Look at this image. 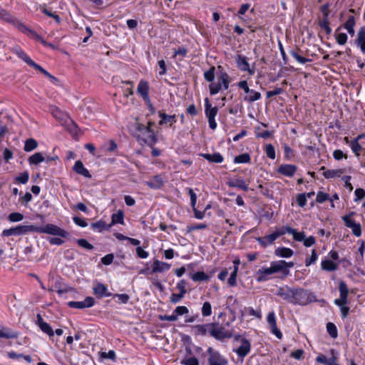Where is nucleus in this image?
<instances>
[{"label": "nucleus", "mask_w": 365, "mask_h": 365, "mask_svg": "<svg viewBox=\"0 0 365 365\" xmlns=\"http://www.w3.org/2000/svg\"><path fill=\"white\" fill-rule=\"evenodd\" d=\"M210 336L218 341L230 339L233 336L232 331L227 329L223 324L219 322H211Z\"/></svg>", "instance_id": "obj_1"}, {"label": "nucleus", "mask_w": 365, "mask_h": 365, "mask_svg": "<svg viewBox=\"0 0 365 365\" xmlns=\"http://www.w3.org/2000/svg\"><path fill=\"white\" fill-rule=\"evenodd\" d=\"M230 82L231 78L226 72L218 73L217 83H212L209 85L210 95L214 96L218 93L222 88L225 90L228 89Z\"/></svg>", "instance_id": "obj_2"}, {"label": "nucleus", "mask_w": 365, "mask_h": 365, "mask_svg": "<svg viewBox=\"0 0 365 365\" xmlns=\"http://www.w3.org/2000/svg\"><path fill=\"white\" fill-rule=\"evenodd\" d=\"M315 297L307 289L302 288L294 289L293 304L307 305L315 300Z\"/></svg>", "instance_id": "obj_3"}, {"label": "nucleus", "mask_w": 365, "mask_h": 365, "mask_svg": "<svg viewBox=\"0 0 365 365\" xmlns=\"http://www.w3.org/2000/svg\"><path fill=\"white\" fill-rule=\"evenodd\" d=\"M34 232L46 233L61 237H67L68 232L53 224H47L43 227L34 225Z\"/></svg>", "instance_id": "obj_4"}, {"label": "nucleus", "mask_w": 365, "mask_h": 365, "mask_svg": "<svg viewBox=\"0 0 365 365\" xmlns=\"http://www.w3.org/2000/svg\"><path fill=\"white\" fill-rule=\"evenodd\" d=\"M136 129L142 135V140L145 144L152 146L157 142L155 132L150 126H146L143 123H138Z\"/></svg>", "instance_id": "obj_5"}, {"label": "nucleus", "mask_w": 365, "mask_h": 365, "mask_svg": "<svg viewBox=\"0 0 365 365\" xmlns=\"http://www.w3.org/2000/svg\"><path fill=\"white\" fill-rule=\"evenodd\" d=\"M28 232H34V225H19L9 229H6L2 232L1 235L4 237L19 236L26 235Z\"/></svg>", "instance_id": "obj_6"}, {"label": "nucleus", "mask_w": 365, "mask_h": 365, "mask_svg": "<svg viewBox=\"0 0 365 365\" xmlns=\"http://www.w3.org/2000/svg\"><path fill=\"white\" fill-rule=\"evenodd\" d=\"M14 52L17 55L19 58H20L22 61H24L31 67L35 68L36 70H38L44 76L48 74V71L46 70H45L40 65L36 63L21 48H15L14 49Z\"/></svg>", "instance_id": "obj_7"}, {"label": "nucleus", "mask_w": 365, "mask_h": 365, "mask_svg": "<svg viewBox=\"0 0 365 365\" xmlns=\"http://www.w3.org/2000/svg\"><path fill=\"white\" fill-rule=\"evenodd\" d=\"M270 264L272 267L274 274L281 272L284 277L289 274V268L294 265V262H287L284 260L273 261Z\"/></svg>", "instance_id": "obj_8"}, {"label": "nucleus", "mask_w": 365, "mask_h": 365, "mask_svg": "<svg viewBox=\"0 0 365 365\" xmlns=\"http://www.w3.org/2000/svg\"><path fill=\"white\" fill-rule=\"evenodd\" d=\"M354 212H349V215L342 217V220L347 227L351 229L354 235L356 237H360L361 235V225L359 223H356L354 220L351 219V216L354 215Z\"/></svg>", "instance_id": "obj_9"}, {"label": "nucleus", "mask_w": 365, "mask_h": 365, "mask_svg": "<svg viewBox=\"0 0 365 365\" xmlns=\"http://www.w3.org/2000/svg\"><path fill=\"white\" fill-rule=\"evenodd\" d=\"M339 290L340 297L334 300V304L340 308L348 304L349 289L346 284L344 281H341L339 284Z\"/></svg>", "instance_id": "obj_10"}, {"label": "nucleus", "mask_w": 365, "mask_h": 365, "mask_svg": "<svg viewBox=\"0 0 365 365\" xmlns=\"http://www.w3.org/2000/svg\"><path fill=\"white\" fill-rule=\"evenodd\" d=\"M294 287L288 286L280 287L276 292V295L281 297L283 300L289 303L293 304Z\"/></svg>", "instance_id": "obj_11"}, {"label": "nucleus", "mask_w": 365, "mask_h": 365, "mask_svg": "<svg viewBox=\"0 0 365 365\" xmlns=\"http://www.w3.org/2000/svg\"><path fill=\"white\" fill-rule=\"evenodd\" d=\"M95 304V299L92 297H86L83 301L76 302L71 301L68 303V306L73 309H85L90 308Z\"/></svg>", "instance_id": "obj_12"}, {"label": "nucleus", "mask_w": 365, "mask_h": 365, "mask_svg": "<svg viewBox=\"0 0 365 365\" xmlns=\"http://www.w3.org/2000/svg\"><path fill=\"white\" fill-rule=\"evenodd\" d=\"M235 63L237 68L242 71H247L250 75L255 74V70L250 68L247 58L241 54H238L235 57Z\"/></svg>", "instance_id": "obj_13"}, {"label": "nucleus", "mask_w": 365, "mask_h": 365, "mask_svg": "<svg viewBox=\"0 0 365 365\" xmlns=\"http://www.w3.org/2000/svg\"><path fill=\"white\" fill-rule=\"evenodd\" d=\"M14 25L16 29H18V30L27 35L29 37L34 38V40L36 38H40V35H38L34 30L29 28L19 20L15 21H14Z\"/></svg>", "instance_id": "obj_14"}, {"label": "nucleus", "mask_w": 365, "mask_h": 365, "mask_svg": "<svg viewBox=\"0 0 365 365\" xmlns=\"http://www.w3.org/2000/svg\"><path fill=\"white\" fill-rule=\"evenodd\" d=\"M297 170V167L292 164H282L277 169V172L278 173L289 178L293 177Z\"/></svg>", "instance_id": "obj_15"}, {"label": "nucleus", "mask_w": 365, "mask_h": 365, "mask_svg": "<svg viewBox=\"0 0 365 365\" xmlns=\"http://www.w3.org/2000/svg\"><path fill=\"white\" fill-rule=\"evenodd\" d=\"M251 350V344L250 341L245 338L241 339V345L234 351L241 358L245 357Z\"/></svg>", "instance_id": "obj_16"}, {"label": "nucleus", "mask_w": 365, "mask_h": 365, "mask_svg": "<svg viewBox=\"0 0 365 365\" xmlns=\"http://www.w3.org/2000/svg\"><path fill=\"white\" fill-rule=\"evenodd\" d=\"M36 324L38 326L40 329L43 333L48 334L50 338L54 336V331L52 327L43 319L40 314L36 315Z\"/></svg>", "instance_id": "obj_17"}, {"label": "nucleus", "mask_w": 365, "mask_h": 365, "mask_svg": "<svg viewBox=\"0 0 365 365\" xmlns=\"http://www.w3.org/2000/svg\"><path fill=\"white\" fill-rule=\"evenodd\" d=\"M164 178L162 175H156L153 176L150 180L145 181L144 184L153 190L160 189L164 185Z\"/></svg>", "instance_id": "obj_18"}, {"label": "nucleus", "mask_w": 365, "mask_h": 365, "mask_svg": "<svg viewBox=\"0 0 365 365\" xmlns=\"http://www.w3.org/2000/svg\"><path fill=\"white\" fill-rule=\"evenodd\" d=\"M267 320L268 324L270 326L272 332L279 339H281L282 338V334L280 330L277 327V322L275 318L274 313L269 312L267 315Z\"/></svg>", "instance_id": "obj_19"}, {"label": "nucleus", "mask_w": 365, "mask_h": 365, "mask_svg": "<svg viewBox=\"0 0 365 365\" xmlns=\"http://www.w3.org/2000/svg\"><path fill=\"white\" fill-rule=\"evenodd\" d=\"M137 92L145 101L150 103L149 86L147 81L141 80L139 82L137 88Z\"/></svg>", "instance_id": "obj_20"}, {"label": "nucleus", "mask_w": 365, "mask_h": 365, "mask_svg": "<svg viewBox=\"0 0 365 365\" xmlns=\"http://www.w3.org/2000/svg\"><path fill=\"white\" fill-rule=\"evenodd\" d=\"M93 294L99 299L104 297H110L112 293L108 292L107 286L104 284L98 282L93 288Z\"/></svg>", "instance_id": "obj_21"}, {"label": "nucleus", "mask_w": 365, "mask_h": 365, "mask_svg": "<svg viewBox=\"0 0 365 365\" xmlns=\"http://www.w3.org/2000/svg\"><path fill=\"white\" fill-rule=\"evenodd\" d=\"M274 274L272 266L269 267H262L258 269L257 274V281L258 282H264L269 279V276Z\"/></svg>", "instance_id": "obj_22"}, {"label": "nucleus", "mask_w": 365, "mask_h": 365, "mask_svg": "<svg viewBox=\"0 0 365 365\" xmlns=\"http://www.w3.org/2000/svg\"><path fill=\"white\" fill-rule=\"evenodd\" d=\"M277 238V235L274 232L273 233L264 237H259L256 238V240L262 247L264 248L268 245H272Z\"/></svg>", "instance_id": "obj_23"}, {"label": "nucleus", "mask_w": 365, "mask_h": 365, "mask_svg": "<svg viewBox=\"0 0 365 365\" xmlns=\"http://www.w3.org/2000/svg\"><path fill=\"white\" fill-rule=\"evenodd\" d=\"M171 264L167 262H161L158 259H155L153 264L151 273H161L168 271L170 269Z\"/></svg>", "instance_id": "obj_24"}, {"label": "nucleus", "mask_w": 365, "mask_h": 365, "mask_svg": "<svg viewBox=\"0 0 365 365\" xmlns=\"http://www.w3.org/2000/svg\"><path fill=\"white\" fill-rule=\"evenodd\" d=\"M355 44L360 48L361 52L365 54V27H361L358 34L357 38L355 39Z\"/></svg>", "instance_id": "obj_25"}, {"label": "nucleus", "mask_w": 365, "mask_h": 365, "mask_svg": "<svg viewBox=\"0 0 365 365\" xmlns=\"http://www.w3.org/2000/svg\"><path fill=\"white\" fill-rule=\"evenodd\" d=\"M192 330L195 335L206 336L210 335V323L197 324L192 327Z\"/></svg>", "instance_id": "obj_26"}, {"label": "nucleus", "mask_w": 365, "mask_h": 365, "mask_svg": "<svg viewBox=\"0 0 365 365\" xmlns=\"http://www.w3.org/2000/svg\"><path fill=\"white\" fill-rule=\"evenodd\" d=\"M205 115L207 119L210 118H215V116L217 114L218 109L216 106L212 107V105L210 103V101L207 98L205 99Z\"/></svg>", "instance_id": "obj_27"}, {"label": "nucleus", "mask_w": 365, "mask_h": 365, "mask_svg": "<svg viewBox=\"0 0 365 365\" xmlns=\"http://www.w3.org/2000/svg\"><path fill=\"white\" fill-rule=\"evenodd\" d=\"M73 170L87 178H91V175L90 174L89 171L84 167L83 163L81 160H77L73 168Z\"/></svg>", "instance_id": "obj_28"}, {"label": "nucleus", "mask_w": 365, "mask_h": 365, "mask_svg": "<svg viewBox=\"0 0 365 365\" xmlns=\"http://www.w3.org/2000/svg\"><path fill=\"white\" fill-rule=\"evenodd\" d=\"M200 155L210 163H221L224 160L223 156L220 153H202Z\"/></svg>", "instance_id": "obj_29"}, {"label": "nucleus", "mask_w": 365, "mask_h": 365, "mask_svg": "<svg viewBox=\"0 0 365 365\" xmlns=\"http://www.w3.org/2000/svg\"><path fill=\"white\" fill-rule=\"evenodd\" d=\"M158 115L160 118V120L159 121V124L163 125L168 123H170V125L175 123H176V115H168L165 113L160 110L158 111Z\"/></svg>", "instance_id": "obj_30"}, {"label": "nucleus", "mask_w": 365, "mask_h": 365, "mask_svg": "<svg viewBox=\"0 0 365 365\" xmlns=\"http://www.w3.org/2000/svg\"><path fill=\"white\" fill-rule=\"evenodd\" d=\"M227 185L230 187H237L239 189H242L245 192L249 190L248 186L245 183V181L242 178L230 180L227 182Z\"/></svg>", "instance_id": "obj_31"}, {"label": "nucleus", "mask_w": 365, "mask_h": 365, "mask_svg": "<svg viewBox=\"0 0 365 365\" xmlns=\"http://www.w3.org/2000/svg\"><path fill=\"white\" fill-rule=\"evenodd\" d=\"M227 363L228 361L220 354L208 357V365H227Z\"/></svg>", "instance_id": "obj_32"}, {"label": "nucleus", "mask_w": 365, "mask_h": 365, "mask_svg": "<svg viewBox=\"0 0 365 365\" xmlns=\"http://www.w3.org/2000/svg\"><path fill=\"white\" fill-rule=\"evenodd\" d=\"M293 250L288 247H277L274 250V255L279 257L289 258L293 255Z\"/></svg>", "instance_id": "obj_33"}, {"label": "nucleus", "mask_w": 365, "mask_h": 365, "mask_svg": "<svg viewBox=\"0 0 365 365\" xmlns=\"http://www.w3.org/2000/svg\"><path fill=\"white\" fill-rule=\"evenodd\" d=\"M115 224H124V212L120 210L112 215L111 222L108 225V227H111Z\"/></svg>", "instance_id": "obj_34"}, {"label": "nucleus", "mask_w": 365, "mask_h": 365, "mask_svg": "<svg viewBox=\"0 0 365 365\" xmlns=\"http://www.w3.org/2000/svg\"><path fill=\"white\" fill-rule=\"evenodd\" d=\"M261 98L262 95L259 92L252 89L249 93L244 96L243 100L247 103H252L259 100Z\"/></svg>", "instance_id": "obj_35"}, {"label": "nucleus", "mask_w": 365, "mask_h": 365, "mask_svg": "<svg viewBox=\"0 0 365 365\" xmlns=\"http://www.w3.org/2000/svg\"><path fill=\"white\" fill-rule=\"evenodd\" d=\"M323 270L333 272L338 269V264L332 262L330 259H324L321 264Z\"/></svg>", "instance_id": "obj_36"}, {"label": "nucleus", "mask_w": 365, "mask_h": 365, "mask_svg": "<svg viewBox=\"0 0 365 365\" xmlns=\"http://www.w3.org/2000/svg\"><path fill=\"white\" fill-rule=\"evenodd\" d=\"M91 228L93 230L98 231V232H101L105 230H110V227H108V225H107L104 220H100L96 222L91 223Z\"/></svg>", "instance_id": "obj_37"}, {"label": "nucleus", "mask_w": 365, "mask_h": 365, "mask_svg": "<svg viewBox=\"0 0 365 365\" xmlns=\"http://www.w3.org/2000/svg\"><path fill=\"white\" fill-rule=\"evenodd\" d=\"M316 361L325 365H339L336 363V357L335 356L327 359L324 355H319L316 358Z\"/></svg>", "instance_id": "obj_38"}, {"label": "nucleus", "mask_w": 365, "mask_h": 365, "mask_svg": "<svg viewBox=\"0 0 365 365\" xmlns=\"http://www.w3.org/2000/svg\"><path fill=\"white\" fill-rule=\"evenodd\" d=\"M28 161L31 165H38L39 163L45 161V158L41 153H36L29 158Z\"/></svg>", "instance_id": "obj_39"}, {"label": "nucleus", "mask_w": 365, "mask_h": 365, "mask_svg": "<svg viewBox=\"0 0 365 365\" xmlns=\"http://www.w3.org/2000/svg\"><path fill=\"white\" fill-rule=\"evenodd\" d=\"M38 147V142L34 138H29L25 141L24 150L31 152Z\"/></svg>", "instance_id": "obj_40"}, {"label": "nucleus", "mask_w": 365, "mask_h": 365, "mask_svg": "<svg viewBox=\"0 0 365 365\" xmlns=\"http://www.w3.org/2000/svg\"><path fill=\"white\" fill-rule=\"evenodd\" d=\"M194 282H203L209 279V276L204 272H197L191 276Z\"/></svg>", "instance_id": "obj_41"}, {"label": "nucleus", "mask_w": 365, "mask_h": 365, "mask_svg": "<svg viewBox=\"0 0 365 365\" xmlns=\"http://www.w3.org/2000/svg\"><path fill=\"white\" fill-rule=\"evenodd\" d=\"M251 160L250 155L249 153H242L241 155H239L236 156L234 158V163H248Z\"/></svg>", "instance_id": "obj_42"}, {"label": "nucleus", "mask_w": 365, "mask_h": 365, "mask_svg": "<svg viewBox=\"0 0 365 365\" xmlns=\"http://www.w3.org/2000/svg\"><path fill=\"white\" fill-rule=\"evenodd\" d=\"M327 330L331 338L336 339L338 336L337 329L334 323L328 322L327 324Z\"/></svg>", "instance_id": "obj_43"}, {"label": "nucleus", "mask_w": 365, "mask_h": 365, "mask_svg": "<svg viewBox=\"0 0 365 365\" xmlns=\"http://www.w3.org/2000/svg\"><path fill=\"white\" fill-rule=\"evenodd\" d=\"M215 67L214 66H212L207 71H206L204 73V78L205 79L210 82L211 83H213V81L215 79Z\"/></svg>", "instance_id": "obj_44"}, {"label": "nucleus", "mask_w": 365, "mask_h": 365, "mask_svg": "<svg viewBox=\"0 0 365 365\" xmlns=\"http://www.w3.org/2000/svg\"><path fill=\"white\" fill-rule=\"evenodd\" d=\"M343 170H327L323 173V175L325 178L329 179L333 178L336 176H339L340 174L343 173Z\"/></svg>", "instance_id": "obj_45"}, {"label": "nucleus", "mask_w": 365, "mask_h": 365, "mask_svg": "<svg viewBox=\"0 0 365 365\" xmlns=\"http://www.w3.org/2000/svg\"><path fill=\"white\" fill-rule=\"evenodd\" d=\"M237 272H238V267H237V265H235V266H234V269L232 272V273L227 280V282L230 287H234L237 284Z\"/></svg>", "instance_id": "obj_46"}, {"label": "nucleus", "mask_w": 365, "mask_h": 365, "mask_svg": "<svg viewBox=\"0 0 365 365\" xmlns=\"http://www.w3.org/2000/svg\"><path fill=\"white\" fill-rule=\"evenodd\" d=\"M294 232V229L289 226H283L275 231L277 237L285 235L286 233L292 234Z\"/></svg>", "instance_id": "obj_47"}, {"label": "nucleus", "mask_w": 365, "mask_h": 365, "mask_svg": "<svg viewBox=\"0 0 365 365\" xmlns=\"http://www.w3.org/2000/svg\"><path fill=\"white\" fill-rule=\"evenodd\" d=\"M29 179V173L28 171L21 173L19 176L15 178V181L21 184H26Z\"/></svg>", "instance_id": "obj_48"}, {"label": "nucleus", "mask_w": 365, "mask_h": 365, "mask_svg": "<svg viewBox=\"0 0 365 365\" xmlns=\"http://www.w3.org/2000/svg\"><path fill=\"white\" fill-rule=\"evenodd\" d=\"M340 29V27H339L336 31V42L339 45H344L347 41V35L345 33H339L336 34V32Z\"/></svg>", "instance_id": "obj_49"}, {"label": "nucleus", "mask_w": 365, "mask_h": 365, "mask_svg": "<svg viewBox=\"0 0 365 365\" xmlns=\"http://www.w3.org/2000/svg\"><path fill=\"white\" fill-rule=\"evenodd\" d=\"M202 314L203 317H209L212 314V306L209 302H205L202 304Z\"/></svg>", "instance_id": "obj_50"}, {"label": "nucleus", "mask_w": 365, "mask_h": 365, "mask_svg": "<svg viewBox=\"0 0 365 365\" xmlns=\"http://www.w3.org/2000/svg\"><path fill=\"white\" fill-rule=\"evenodd\" d=\"M265 153H266L267 156L269 158H270L272 160L275 159V158H276L275 149H274V147L272 144L266 145Z\"/></svg>", "instance_id": "obj_51"}, {"label": "nucleus", "mask_w": 365, "mask_h": 365, "mask_svg": "<svg viewBox=\"0 0 365 365\" xmlns=\"http://www.w3.org/2000/svg\"><path fill=\"white\" fill-rule=\"evenodd\" d=\"M350 146L354 154L357 156L359 155V152L361 150L362 147L359 143V141H357V140L354 139L353 140H351Z\"/></svg>", "instance_id": "obj_52"}, {"label": "nucleus", "mask_w": 365, "mask_h": 365, "mask_svg": "<svg viewBox=\"0 0 365 365\" xmlns=\"http://www.w3.org/2000/svg\"><path fill=\"white\" fill-rule=\"evenodd\" d=\"M207 227V225L204 223L192 225L187 227L186 233H190L194 230H205Z\"/></svg>", "instance_id": "obj_53"}, {"label": "nucleus", "mask_w": 365, "mask_h": 365, "mask_svg": "<svg viewBox=\"0 0 365 365\" xmlns=\"http://www.w3.org/2000/svg\"><path fill=\"white\" fill-rule=\"evenodd\" d=\"M76 242L80 247L88 250H92L94 248L93 245L89 243L86 239H78L76 240Z\"/></svg>", "instance_id": "obj_54"}, {"label": "nucleus", "mask_w": 365, "mask_h": 365, "mask_svg": "<svg viewBox=\"0 0 365 365\" xmlns=\"http://www.w3.org/2000/svg\"><path fill=\"white\" fill-rule=\"evenodd\" d=\"M8 219L11 222H19L24 219V215L20 212H11L9 215Z\"/></svg>", "instance_id": "obj_55"}, {"label": "nucleus", "mask_w": 365, "mask_h": 365, "mask_svg": "<svg viewBox=\"0 0 365 365\" xmlns=\"http://www.w3.org/2000/svg\"><path fill=\"white\" fill-rule=\"evenodd\" d=\"M42 12H43L45 15H46V16H49V17H51V18H53V19L56 21V22L57 24H59L61 23V20L60 16H59L58 14H55V13H52L51 11H49L48 9H46V8H45V7L42 9Z\"/></svg>", "instance_id": "obj_56"}, {"label": "nucleus", "mask_w": 365, "mask_h": 365, "mask_svg": "<svg viewBox=\"0 0 365 365\" xmlns=\"http://www.w3.org/2000/svg\"><path fill=\"white\" fill-rule=\"evenodd\" d=\"M319 26L326 31L327 34H331V29L329 26V20L322 19L319 22Z\"/></svg>", "instance_id": "obj_57"}, {"label": "nucleus", "mask_w": 365, "mask_h": 365, "mask_svg": "<svg viewBox=\"0 0 365 365\" xmlns=\"http://www.w3.org/2000/svg\"><path fill=\"white\" fill-rule=\"evenodd\" d=\"M329 199V195L327 193L319 191L317 194L316 201L318 203H323Z\"/></svg>", "instance_id": "obj_58"}, {"label": "nucleus", "mask_w": 365, "mask_h": 365, "mask_svg": "<svg viewBox=\"0 0 365 365\" xmlns=\"http://www.w3.org/2000/svg\"><path fill=\"white\" fill-rule=\"evenodd\" d=\"M0 16L3 19L6 21L11 22L14 24V21H16V19L13 18L10 14H9L6 10L1 9L0 10Z\"/></svg>", "instance_id": "obj_59"}, {"label": "nucleus", "mask_w": 365, "mask_h": 365, "mask_svg": "<svg viewBox=\"0 0 365 365\" xmlns=\"http://www.w3.org/2000/svg\"><path fill=\"white\" fill-rule=\"evenodd\" d=\"M296 201L299 207H304L307 204L306 193L298 194L297 196Z\"/></svg>", "instance_id": "obj_60"}, {"label": "nucleus", "mask_w": 365, "mask_h": 365, "mask_svg": "<svg viewBox=\"0 0 365 365\" xmlns=\"http://www.w3.org/2000/svg\"><path fill=\"white\" fill-rule=\"evenodd\" d=\"M114 298L118 299V302L122 304H127L130 299V296L127 294H115Z\"/></svg>", "instance_id": "obj_61"}, {"label": "nucleus", "mask_w": 365, "mask_h": 365, "mask_svg": "<svg viewBox=\"0 0 365 365\" xmlns=\"http://www.w3.org/2000/svg\"><path fill=\"white\" fill-rule=\"evenodd\" d=\"M173 312L174 314H176L177 318H178V316H182L183 314H187L189 310L187 307L185 306H178L175 309Z\"/></svg>", "instance_id": "obj_62"}, {"label": "nucleus", "mask_w": 365, "mask_h": 365, "mask_svg": "<svg viewBox=\"0 0 365 365\" xmlns=\"http://www.w3.org/2000/svg\"><path fill=\"white\" fill-rule=\"evenodd\" d=\"M180 363L183 365H199V361L195 356L182 359Z\"/></svg>", "instance_id": "obj_63"}, {"label": "nucleus", "mask_w": 365, "mask_h": 365, "mask_svg": "<svg viewBox=\"0 0 365 365\" xmlns=\"http://www.w3.org/2000/svg\"><path fill=\"white\" fill-rule=\"evenodd\" d=\"M113 259L114 255L113 254L110 253L103 257L101 261V263L103 264L104 265H110L113 262Z\"/></svg>", "instance_id": "obj_64"}]
</instances>
